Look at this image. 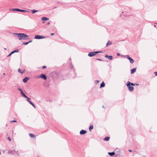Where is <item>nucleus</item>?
<instances>
[{"label": "nucleus", "instance_id": "f257e3e1", "mask_svg": "<svg viewBox=\"0 0 157 157\" xmlns=\"http://www.w3.org/2000/svg\"><path fill=\"white\" fill-rule=\"evenodd\" d=\"M13 34L16 38L19 40H26L29 37L27 35L23 33H13Z\"/></svg>", "mask_w": 157, "mask_h": 157}, {"label": "nucleus", "instance_id": "f03ea898", "mask_svg": "<svg viewBox=\"0 0 157 157\" xmlns=\"http://www.w3.org/2000/svg\"><path fill=\"white\" fill-rule=\"evenodd\" d=\"M131 85L133 86H135V84L132 83H131L130 82L128 81L126 84V86L128 87L129 90L130 91H132L134 90V87H131Z\"/></svg>", "mask_w": 157, "mask_h": 157}, {"label": "nucleus", "instance_id": "7ed1b4c3", "mask_svg": "<svg viewBox=\"0 0 157 157\" xmlns=\"http://www.w3.org/2000/svg\"><path fill=\"white\" fill-rule=\"evenodd\" d=\"M17 90L20 91L21 95L23 96V97L27 98L29 100H30L31 99L29 98H28L26 95L24 93L22 90V89L20 88H17Z\"/></svg>", "mask_w": 157, "mask_h": 157}, {"label": "nucleus", "instance_id": "20e7f679", "mask_svg": "<svg viewBox=\"0 0 157 157\" xmlns=\"http://www.w3.org/2000/svg\"><path fill=\"white\" fill-rule=\"evenodd\" d=\"M100 52L95 51L92 52H90L88 54V56L90 57H92L95 56L96 54L98 53L101 52Z\"/></svg>", "mask_w": 157, "mask_h": 157}, {"label": "nucleus", "instance_id": "39448f33", "mask_svg": "<svg viewBox=\"0 0 157 157\" xmlns=\"http://www.w3.org/2000/svg\"><path fill=\"white\" fill-rule=\"evenodd\" d=\"M45 37L39 35H36L35 36L34 38L35 39H43L45 38Z\"/></svg>", "mask_w": 157, "mask_h": 157}, {"label": "nucleus", "instance_id": "423d86ee", "mask_svg": "<svg viewBox=\"0 0 157 157\" xmlns=\"http://www.w3.org/2000/svg\"><path fill=\"white\" fill-rule=\"evenodd\" d=\"M125 57L128 59L130 61V62L132 63L134 62V60L132 59L130 57L129 55H128L125 56Z\"/></svg>", "mask_w": 157, "mask_h": 157}, {"label": "nucleus", "instance_id": "0eeeda50", "mask_svg": "<svg viewBox=\"0 0 157 157\" xmlns=\"http://www.w3.org/2000/svg\"><path fill=\"white\" fill-rule=\"evenodd\" d=\"M39 77H40L44 80H46L47 78L46 76L44 74H41Z\"/></svg>", "mask_w": 157, "mask_h": 157}, {"label": "nucleus", "instance_id": "6e6552de", "mask_svg": "<svg viewBox=\"0 0 157 157\" xmlns=\"http://www.w3.org/2000/svg\"><path fill=\"white\" fill-rule=\"evenodd\" d=\"M86 133V131L83 130H81L80 132V134L81 135L85 134Z\"/></svg>", "mask_w": 157, "mask_h": 157}, {"label": "nucleus", "instance_id": "1a4fd4ad", "mask_svg": "<svg viewBox=\"0 0 157 157\" xmlns=\"http://www.w3.org/2000/svg\"><path fill=\"white\" fill-rule=\"evenodd\" d=\"M29 79V78L27 77H25L24 79H23V82L25 83Z\"/></svg>", "mask_w": 157, "mask_h": 157}, {"label": "nucleus", "instance_id": "9d476101", "mask_svg": "<svg viewBox=\"0 0 157 157\" xmlns=\"http://www.w3.org/2000/svg\"><path fill=\"white\" fill-rule=\"evenodd\" d=\"M105 57L106 58H108L109 59L111 60L112 59L113 57L112 56H109L108 55H106L105 56Z\"/></svg>", "mask_w": 157, "mask_h": 157}, {"label": "nucleus", "instance_id": "9b49d317", "mask_svg": "<svg viewBox=\"0 0 157 157\" xmlns=\"http://www.w3.org/2000/svg\"><path fill=\"white\" fill-rule=\"evenodd\" d=\"M26 100L30 104H31L34 108H35V105L33 104V103L31 101L29 100L28 99H27Z\"/></svg>", "mask_w": 157, "mask_h": 157}, {"label": "nucleus", "instance_id": "f8f14e48", "mask_svg": "<svg viewBox=\"0 0 157 157\" xmlns=\"http://www.w3.org/2000/svg\"><path fill=\"white\" fill-rule=\"evenodd\" d=\"M112 44V42L109 40L106 44V47L108 46L109 45H110Z\"/></svg>", "mask_w": 157, "mask_h": 157}, {"label": "nucleus", "instance_id": "ddd939ff", "mask_svg": "<svg viewBox=\"0 0 157 157\" xmlns=\"http://www.w3.org/2000/svg\"><path fill=\"white\" fill-rule=\"evenodd\" d=\"M136 70V68H134L132 69L131 70V73L133 74L134 73Z\"/></svg>", "mask_w": 157, "mask_h": 157}, {"label": "nucleus", "instance_id": "4468645a", "mask_svg": "<svg viewBox=\"0 0 157 157\" xmlns=\"http://www.w3.org/2000/svg\"><path fill=\"white\" fill-rule=\"evenodd\" d=\"M105 83L104 82H102L100 85V88L103 87L105 86Z\"/></svg>", "mask_w": 157, "mask_h": 157}, {"label": "nucleus", "instance_id": "2eb2a0df", "mask_svg": "<svg viewBox=\"0 0 157 157\" xmlns=\"http://www.w3.org/2000/svg\"><path fill=\"white\" fill-rule=\"evenodd\" d=\"M48 19H49L46 17H42L41 18V20L42 21H47Z\"/></svg>", "mask_w": 157, "mask_h": 157}, {"label": "nucleus", "instance_id": "dca6fc26", "mask_svg": "<svg viewBox=\"0 0 157 157\" xmlns=\"http://www.w3.org/2000/svg\"><path fill=\"white\" fill-rule=\"evenodd\" d=\"M12 10L13 11H17L20 12L21 9H12Z\"/></svg>", "mask_w": 157, "mask_h": 157}, {"label": "nucleus", "instance_id": "f3484780", "mask_svg": "<svg viewBox=\"0 0 157 157\" xmlns=\"http://www.w3.org/2000/svg\"><path fill=\"white\" fill-rule=\"evenodd\" d=\"M32 41V40H31L30 41H29V42H24V43L22 44H23V45H27V44H28L29 43H31V42Z\"/></svg>", "mask_w": 157, "mask_h": 157}, {"label": "nucleus", "instance_id": "a211bd4d", "mask_svg": "<svg viewBox=\"0 0 157 157\" xmlns=\"http://www.w3.org/2000/svg\"><path fill=\"white\" fill-rule=\"evenodd\" d=\"M108 154L109 155L112 156L114 155L115 152H109Z\"/></svg>", "mask_w": 157, "mask_h": 157}, {"label": "nucleus", "instance_id": "6ab92c4d", "mask_svg": "<svg viewBox=\"0 0 157 157\" xmlns=\"http://www.w3.org/2000/svg\"><path fill=\"white\" fill-rule=\"evenodd\" d=\"M110 138L109 137H106L104 139V140L105 141H109V140Z\"/></svg>", "mask_w": 157, "mask_h": 157}, {"label": "nucleus", "instance_id": "aec40b11", "mask_svg": "<svg viewBox=\"0 0 157 157\" xmlns=\"http://www.w3.org/2000/svg\"><path fill=\"white\" fill-rule=\"evenodd\" d=\"M31 11L33 14L34 13H35L38 12V10H32Z\"/></svg>", "mask_w": 157, "mask_h": 157}, {"label": "nucleus", "instance_id": "412c9836", "mask_svg": "<svg viewBox=\"0 0 157 157\" xmlns=\"http://www.w3.org/2000/svg\"><path fill=\"white\" fill-rule=\"evenodd\" d=\"M29 136L32 138H35V135L32 133H30L29 134Z\"/></svg>", "mask_w": 157, "mask_h": 157}, {"label": "nucleus", "instance_id": "4be33fe9", "mask_svg": "<svg viewBox=\"0 0 157 157\" xmlns=\"http://www.w3.org/2000/svg\"><path fill=\"white\" fill-rule=\"evenodd\" d=\"M19 52V50L18 49L15 50L12 52V53L13 54L15 52Z\"/></svg>", "mask_w": 157, "mask_h": 157}, {"label": "nucleus", "instance_id": "5701e85b", "mask_svg": "<svg viewBox=\"0 0 157 157\" xmlns=\"http://www.w3.org/2000/svg\"><path fill=\"white\" fill-rule=\"evenodd\" d=\"M93 128V126L92 125H90L89 128V129L90 131H91L92 129Z\"/></svg>", "mask_w": 157, "mask_h": 157}, {"label": "nucleus", "instance_id": "b1692460", "mask_svg": "<svg viewBox=\"0 0 157 157\" xmlns=\"http://www.w3.org/2000/svg\"><path fill=\"white\" fill-rule=\"evenodd\" d=\"M20 12H29V11L26 10H21Z\"/></svg>", "mask_w": 157, "mask_h": 157}, {"label": "nucleus", "instance_id": "393cba45", "mask_svg": "<svg viewBox=\"0 0 157 157\" xmlns=\"http://www.w3.org/2000/svg\"><path fill=\"white\" fill-rule=\"evenodd\" d=\"M18 72L19 73H23V71L21 72V70L20 68L18 69Z\"/></svg>", "mask_w": 157, "mask_h": 157}, {"label": "nucleus", "instance_id": "a878e982", "mask_svg": "<svg viewBox=\"0 0 157 157\" xmlns=\"http://www.w3.org/2000/svg\"><path fill=\"white\" fill-rule=\"evenodd\" d=\"M12 153V151L11 150H9L8 151V153L9 154H11Z\"/></svg>", "mask_w": 157, "mask_h": 157}, {"label": "nucleus", "instance_id": "bb28decb", "mask_svg": "<svg viewBox=\"0 0 157 157\" xmlns=\"http://www.w3.org/2000/svg\"><path fill=\"white\" fill-rule=\"evenodd\" d=\"M10 122H17V121H15V120H13V121H10Z\"/></svg>", "mask_w": 157, "mask_h": 157}, {"label": "nucleus", "instance_id": "cd10ccee", "mask_svg": "<svg viewBox=\"0 0 157 157\" xmlns=\"http://www.w3.org/2000/svg\"><path fill=\"white\" fill-rule=\"evenodd\" d=\"M98 82H99V81H98V80H96L95 81V83H96V84L98 83Z\"/></svg>", "mask_w": 157, "mask_h": 157}, {"label": "nucleus", "instance_id": "c85d7f7f", "mask_svg": "<svg viewBox=\"0 0 157 157\" xmlns=\"http://www.w3.org/2000/svg\"><path fill=\"white\" fill-rule=\"evenodd\" d=\"M97 60H99V61H102L103 60L102 59H97Z\"/></svg>", "mask_w": 157, "mask_h": 157}, {"label": "nucleus", "instance_id": "c756f323", "mask_svg": "<svg viewBox=\"0 0 157 157\" xmlns=\"http://www.w3.org/2000/svg\"><path fill=\"white\" fill-rule=\"evenodd\" d=\"M12 54H13V53H12V52H11V53L8 56H10Z\"/></svg>", "mask_w": 157, "mask_h": 157}, {"label": "nucleus", "instance_id": "7c9ffc66", "mask_svg": "<svg viewBox=\"0 0 157 157\" xmlns=\"http://www.w3.org/2000/svg\"><path fill=\"white\" fill-rule=\"evenodd\" d=\"M8 140H9V141H11V139L9 137H8Z\"/></svg>", "mask_w": 157, "mask_h": 157}, {"label": "nucleus", "instance_id": "2f4dec72", "mask_svg": "<svg viewBox=\"0 0 157 157\" xmlns=\"http://www.w3.org/2000/svg\"><path fill=\"white\" fill-rule=\"evenodd\" d=\"M46 67L45 66H43V67H42V68L43 69H44L45 68H46Z\"/></svg>", "mask_w": 157, "mask_h": 157}, {"label": "nucleus", "instance_id": "473e14b6", "mask_svg": "<svg viewBox=\"0 0 157 157\" xmlns=\"http://www.w3.org/2000/svg\"><path fill=\"white\" fill-rule=\"evenodd\" d=\"M39 77V76H36L35 77V78H40V77Z\"/></svg>", "mask_w": 157, "mask_h": 157}, {"label": "nucleus", "instance_id": "72a5a7b5", "mask_svg": "<svg viewBox=\"0 0 157 157\" xmlns=\"http://www.w3.org/2000/svg\"><path fill=\"white\" fill-rule=\"evenodd\" d=\"M117 56H120V54L119 53H117Z\"/></svg>", "mask_w": 157, "mask_h": 157}, {"label": "nucleus", "instance_id": "f704fd0d", "mask_svg": "<svg viewBox=\"0 0 157 157\" xmlns=\"http://www.w3.org/2000/svg\"><path fill=\"white\" fill-rule=\"evenodd\" d=\"M155 75L157 76V72H155Z\"/></svg>", "mask_w": 157, "mask_h": 157}, {"label": "nucleus", "instance_id": "c9c22d12", "mask_svg": "<svg viewBox=\"0 0 157 157\" xmlns=\"http://www.w3.org/2000/svg\"><path fill=\"white\" fill-rule=\"evenodd\" d=\"M54 35V33H51V36H52V35Z\"/></svg>", "mask_w": 157, "mask_h": 157}, {"label": "nucleus", "instance_id": "e433bc0d", "mask_svg": "<svg viewBox=\"0 0 157 157\" xmlns=\"http://www.w3.org/2000/svg\"><path fill=\"white\" fill-rule=\"evenodd\" d=\"M128 151H129L130 152H132V150H128Z\"/></svg>", "mask_w": 157, "mask_h": 157}, {"label": "nucleus", "instance_id": "4c0bfd02", "mask_svg": "<svg viewBox=\"0 0 157 157\" xmlns=\"http://www.w3.org/2000/svg\"><path fill=\"white\" fill-rule=\"evenodd\" d=\"M136 86H139V84L137 83V84H136Z\"/></svg>", "mask_w": 157, "mask_h": 157}, {"label": "nucleus", "instance_id": "58836bf2", "mask_svg": "<svg viewBox=\"0 0 157 157\" xmlns=\"http://www.w3.org/2000/svg\"><path fill=\"white\" fill-rule=\"evenodd\" d=\"M49 24H50V23H49V22H48V23L47 24V25H49Z\"/></svg>", "mask_w": 157, "mask_h": 157}, {"label": "nucleus", "instance_id": "ea45409f", "mask_svg": "<svg viewBox=\"0 0 157 157\" xmlns=\"http://www.w3.org/2000/svg\"><path fill=\"white\" fill-rule=\"evenodd\" d=\"M154 27H156V26L155 25H154Z\"/></svg>", "mask_w": 157, "mask_h": 157}, {"label": "nucleus", "instance_id": "a19ab883", "mask_svg": "<svg viewBox=\"0 0 157 157\" xmlns=\"http://www.w3.org/2000/svg\"><path fill=\"white\" fill-rule=\"evenodd\" d=\"M4 49H5V50H7V49H6V48H4Z\"/></svg>", "mask_w": 157, "mask_h": 157}, {"label": "nucleus", "instance_id": "79ce46f5", "mask_svg": "<svg viewBox=\"0 0 157 157\" xmlns=\"http://www.w3.org/2000/svg\"><path fill=\"white\" fill-rule=\"evenodd\" d=\"M3 75H5V73H3Z\"/></svg>", "mask_w": 157, "mask_h": 157}, {"label": "nucleus", "instance_id": "37998d69", "mask_svg": "<svg viewBox=\"0 0 157 157\" xmlns=\"http://www.w3.org/2000/svg\"><path fill=\"white\" fill-rule=\"evenodd\" d=\"M102 107H103V108H104V106H102Z\"/></svg>", "mask_w": 157, "mask_h": 157}]
</instances>
